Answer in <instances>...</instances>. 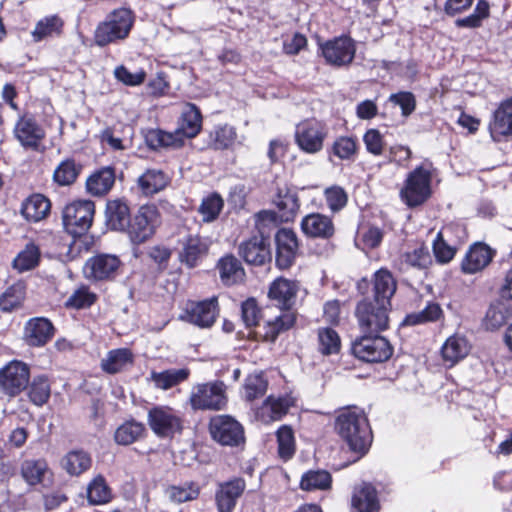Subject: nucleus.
<instances>
[{
	"label": "nucleus",
	"mask_w": 512,
	"mask_h": 512,
	"mask_svg": "<svg viewBox=\"0 0 512 512\" xmlns=\"http://www.w3.org/2000/svg\"><path fill=\"white\" fill-rule=\"evenodd\" d=\"M27 285L25 281L18 280L8 286L0 294V310L3 313H11L23 307L26 299Z\"/></svg>",
	"instance_id": "obj_46"
},
{
	"label": "nucleus",
	"mask_w": 512,
	"mask_h": 512,
	"mask_svg": "<svg viewBox=\"0 0 512 512\" xmlns=\"http://www.w3.org/2000/svg\"><path fill=\"white\" fill-rule=\"evenodd\" d=\"M300 230L308 239L329 241L336 234V226L332 215L320 212L306 214L300 222Z\"/></svg>",
	"instance_id": "obj_22"
},
{
	"label": "nucleus",
	"mask_w": 512,
	"mask_h": 512,
	"mask_svg": "<svg viewBox=\"0 0 512 512\" xmlns=\"http://www.w3.org/2000/svg\"><path fill=\"white\" fill-rule=\"evenodd\" d=\"M40 262V246L35 241L29 240L12 260L11 266L18 273H24L36 269Z\"/></svg>",
	"instance_id": "obj_44"
},
{
	"label": "nucleus",
	"mask_w": 512,
	"mask_h": 512,
	"mask_svg": "<svg viewBox=\"0 0 512 512\" xmlns=\"http://www.w3.org/2000/svg\"><path fill=\"white\" fill-rule=\"evenodd\" d=\"M328 137L327 125L315 118H308L296 125L295 143L306 154H317Z\"/></svg>",
	"instance_id": "obj_11"
},
{
	"label": "nucleus",
	"mask_w": 512,
	"mask_h": 512,
	"mask_svg": "<svg viewBox=\"0 0 512 512\" xmlns=\"http://www.w3.org/2000/svg\"><path fill=\"white\" fill-rule=\"evenodd\" d=\"M300 283L295 279L278 276L272 280L267 288L268 306L277 310H297Z\"/></svg>",
	"instance_id": "obj_12"
},
{
	"label": "nucleus",
	"mask_w": 512,
	"mask_h": 512,
	"mask_svg": "<svg viewBox=\"0 0 512 512\" xmlns=\"http://www.w3.org/2000/svg\"><path fill=\"white\" fill-rule=\"evenodd\" d=\"M240 312L241 320L248 329L259 326L263 318V309L255 297H248L242 301Z\"/></svg>",
	"instance_id": "obj_62"
},
{
	"label": "nucleus",
	"mask_w": 512,
	"mask_h": 512,
	"mask_svg": "<svg viewBox=\"0 0 512 512\" xmlns=\"http://www.w3.org/2000/svg\"><path fill=\"white\" fill-rule=\"evenodd\" d=\"M133 364L134 354L132 350L129 348H117L108 351L106 358L102 359L100 366L105 373L114 375Z\"/></svg>",
	"instance_id": "obj_45"
},
{
	"label": "nucleus",
	"mask_w": 512,
	"mask_h": 512,
	"mask_svg": "<svg viewBox=\"0 0 512 512\" xmlns=\"http://www.w3.org/2000/svg\"><path fill=\"white\" fill-rule=\"evenodd\" d=\"M237 139L235 127L228 123L217 124L208 132L207 148L223 151L232 148Z\"/></svg>",
	"instance_id": "obj_42"
},
{
	"label": "nucleus",
	"mask_w": 512,
	"mask_h": 512,
	"mask_svg": "<svg viewBox=\"0 0 512 512\" xmlns=\"http://www.w3.org/2000/svg\"><path fill=\"white\" fill-rule=\"evenodd\" d=\"M358 151L359 144L356 136H339L334 140L328 153L342 161H354Z\"/></svg>",
	"instance_id": "obj_55"
},
{
	"label": "nucleus",
	"mask_w": 512,
	"mask_h": 512,
	"mask_svg": "<svg viewBox=\"0 0 512 512\" xmlns=\"http://www.w3.org/2000/svg\"><path fill=\"white\" fill-rule=\"evenodd\" d=\"M351 512H380L381 502L376 487L370 482L356 485L350 501Z\"/></svg>",
	"instance_id": "obj_29"
},
{
	"label": "nucleus",
	"mask_w": 512,
	"mask_h": 512,
	"mask_svg": "<svg viewBox=\"0 0 512 512\" xmlns=\"http://www.w3.org/2000/svg\"><path fill=\"white\" fill-rule=\"evenodd\" d=\"M148 424L159 437H173L183 430V420L172 408L157 406L148 411Z\"/></svg>",
	"instance_id": "obj_19"
},
{
	"label": "nucleus",
	"mask_w": 512,
	"mask_h": 512,
	"mask_svg": "<svg viewBox=\"0 0 512 512\" xmlns=\"http://www.w3.org/2000/svg\"><path fill=\"white\" fill-rule=\"evenodd\" d=\"M433 164L426 160L411 170L399 191L401 201L409 208L423 206L433 194Z\"/></svg>",
	"instance_id": "obj_3"
},
{
	"label": "nucleus",
	"mask_w": 512,
	"mask_h": 512,
	"mask_svg": "<svg viewBox=\"0 0 512 512\" xmlns=\"http://www.w3.org/2000/svg\"><path fill=\"white\" fill-rule=\"evenodd\" d=\"M65 21L58 14L45 16L38 20L31 32L32 41L39 43L45 40L60 38L64 33Z\"/></svg>",
	"instance_id": "obj_36"
},
{
	"label": "nucleus",
	"mask_w": 512,
	"mask_h": 512,
	"mask_svg": "<svg viewBox=\"0 0 512 512\" xmlns=\"http://www.w3.org/2000/svg\"><path fill=\"white\" fill-rule=\"evenodd\" d=\"M274 210L282 222H293L300 210L301 201L296 186L288 181L275 183L274 192L271 198Z\"/></svg>",
	"instance_id": "obj_16"
},
{
	"label": "nucleus",
	"mask_w": 512,
	"mask_h": 512,
	"mask_svg": "<svg viewBox=\"0 0 512 512\" xmlns=\"http://www.w3.org/2000/svg\"><path fill=\"white\" fill-rule=\"evenodd\" d=\"M335 431L350 451L360 457L366 455L372 445L373 433L368 417L357 406L340 409L335 419Z\"/></svg>",
	"instance_id": "obj_1"
},
{
	"label": "nucleus",
	"mask_w": 512,
	"mask_h": 512,
	"mask_svg": "<svg viewBox=\"0 0 512 512\" xmlns=\"http://www.w3.org/2000/svg\"><path fill=\"white\" fill-rule=\"evenodd\" d=\"M95 210V202L89 199H79L67 204L62 211L66 232L75 238L85 235L92 226Z\"/></svg>",
	"instance_id": "obj_8"
},
{
	"label": "nucleus",
	"mask_w": 512,
	"mask_h": 512,
	"mask_svg": "<svg viewBox=\"0 0 512 512\" xmlns=\"http://www.w3.org/2000/svg\"><path fill=\"white\" fill-rule=\"evenodd\" d=\"M275 264L280 270L291 268L299 255L300 243L296 232L291 228H278L275 235Z\"/></svg>",
	"instance_id": "obj_18"
},
{
	"label": "nucleus",
	"mask_w": 512,
	"mask_h": 512,
	"mask_svg": "<svg viewBox=\"0 0 512 512\" xmlns=\"http://www.w3.org/2000/svg\"><path fill=\"white\" fill-rule=\"evenodd\" d=\"M20 473L29 486L44 484L48 475L52 476L46 459H26L21 463Z\"/></svg>",
	"instance_id": "obj_43"
},
{
	"label": "nucleus",
	"mask_w": 512,
	"mask_h": 512,
	"mask_svg": "<svg viewBox=\"0 0 512 512\" xmlns=\"http://www.w3.org/2000/svg\"><path fill=\"white\" fill-rule=\"evenodd\" d=\"M29 400L36 406L46 404L51 396V382L46 374L36 375L28 384Z\"/></svg>",
	"instance_id": "obj_56"
},
{
	"label": "nucleus",
	"mask_w": 512,
	"mask_h": 512,
	"mask_svg": "<svg viewBox=\"0 0 512 512\" xmlns=\"http://www.w3.org/2000/svg\"><path fill=\"white\" fill-rule=\"evenodd\" d=\"M146 432L145 425L134 419L122 423L114 432L117 444L128 446L143 438Z\"/></svg>",
	"instance_id": "obj_54"
},
{
	"label": "nucleus",
	"mask_w": 512,
	"mask_h": 512,
	"mask_svg": "<svg viewBox=\"0 0 512 512\" xmlns=\"http://www.w3.org/2000/svg\"><path fill=\"white\" fill-rule=\"evenodd\" d=\"M116 181V169L103 166L94 170L85 181L86 193L92 197L102 198L109 194Z\"/></svg>",
	"instance_id": "obj_31"
},
{
	"label": "nucleus",
	"mask_w": 512,
	"mask_h": 512,
	"mask_svg": "<svg viewBox=\"0 0 512 512\" xmlns=\"http://www.w3.org/2000/svg\"><path fill=\"white\" fill-rule=\"evenodd\" d=\"M470 351V345L467 339L458 334H454L446 339L441 347V356L443 362L449 367L454 366L463 360Z\"/></svg>",
	"instance_id": "obj_41"
},
{
	"label": "nucleus",
	"mask_w": 512,
	"mask_h": 512,
	"mask_svg": "<svg viewBox=\"0 0 512 512\" xmlns=\"http://www.w3.org/2000/svg\"><path fill=\"white\" fill-rule=\"evenodd\" d=\"M30 367L25 362L12 360L0 369V390L9 397H16L27 389Z\"/></svg>",
	"instance_id": "obj_17"
},
{
	"label": "nucleus",
	"mask_w": 512,
	"mask_h": 512,
	"mask_svg": "<svg viewBox=\"0 0 512 512\" xmlns=\"http://www.w3.org/2000/svg\"><path fill=\"white\" fill-rule=\"evenodd\" d=\"M278 457L287 462L296 453V440L294 431L289 425H281L276 431Z\"/></svg>",
	"instance_id": "obj_57"
},
{
	"label": "nucleus",
	"mask_w": 512,
	"mask_h": 512,
	"mask_svg": "<svg viewBox=\"0 0 512 512\" xmlns=\"http://www.w3.org/2000/svg\"><path fill=\"white\" fill-rule=\"evenodd\" d=\"M170 182L165 172L159 169H147L137 179V189L141 195L152 197L164 190Z\"/></svg>",
	"instance_id": "obj_40"
},
{
	"label": "nucleus",
	"mask_w": 512,
	"mask_h": 512,
	"mask_svg": "<svg viewBox=\"0 0 512 512\" xmlns=\"http://www.w3.org/2000/svg\"><path fill=\"white\" fill-rule=\"evenodd\" d=\"M220 313L217 296L203 300H187L180 319L196 327L211 328Z\"/></svg>",
	"instance_id": "obj_13"
},
{
	"label": "nucleus",
	"mask_w": 512,
	"mask_h": 512,
	"mask_svg": "<svg viewBox=\"0 0 512 512\" xmlns=\"http://www.w3.org/2000/svg\"><path fill=\"white\" fill-rule=\"evenodd\" d=\"M202 125L203 116L200 108L194 103L187 102L182 108L174 131L183 140L184 146L186 139H193L200 134Z\"/></svg>",
	"instance_id": "obj_25"
},
{
	"label": "nucleus",
	"mask_w": 512,
	"mask_h": 512,
	"mask_svg": "<svg viewBox=\"0 0 512 512\" xmlns=\"http://www.w3.org/2000/svg\"><path fill=\"white\" fill-rule=\"evenodd\" d=\"M433 264L428 247L422 243L411 251H406L399 256L398 270L406 272L409 269L424 271Z\"/></svg>",
	"instance_id": "obj_38"
},
{
	"label": "nucleus",
	"mask_w": 512,
	"mask_h": 512,
	"mask_svg": "<svg viewBox=\"0 0 512 512\" xmlns=\"http://www.w3.org/2000/svg\"><path fill=\"white\" fill-rule=\"evenodd\" d=\"M392 306L370 299L366 295L355 306L354 315L362 333H382L390 327Z\"/></svg>",
	"instance_id": "obj_4"
},
{
	"label": "nucleus",
	"mask_w": 512,
	"mask_h": 512,
	"mask_svg": "<svg viewBox=\"0 0 512 512\" xmlns=\"http://www.w3.org/2000/svg\"><path fill=\"white\" fill-rule=\"evenodd\" d=\"M280 314L267 320L262 326L261 340L267 343H275L278 337L294 329L297 325L298 311L279 310Z\"/></svg>",
	"instance_id": "obj_28"
},
{
	"label": "nucleus",
	"mask_w": 512,
	"mask_h": 512,
	"mask_svg": "<svg viewBox=\"0 0 512 512\" xmlns=\"http://www.w3.org/2000/svg\"><path fill=\"white\" fill-rule=\"evenodd\" d=\"M444 316L439 303L429 301L419 312L409 313L402 321L403 326H416L439 321Z\"/></svg>",
	"instance_id": "obj_53"
},
{
	"label": "nucleus",
	"mask_w": 512,
	"mask_h": 512,
	"mask_svg": "<svg viewBox=\"0 0 512 512\" xmlns=\"http://www.w3.org/2000/svg\"><path fill=\"white\" fill-rule=\"evenodd\" d=\"M319 53L332 67H348L355 59L356 43L351 36L342 34L319 43Z\"/></svg>",
	"instance_id": "obj_10"
},
{
	"label": "nucleus",
	"mask_w": 512,
	"mask_h": 512,
	"mask_svg": "<svg viewBox=\"0 0 512 512\" xmlns=\"http://www.w3.org/2000/svg\"><path fill=\"white\" fill-rule=\"evenodd\" d=\"M268 389V380L262 372L249 374L243 384L244 398L248 402L262 398Z\"/></svg>",
	"instance_id": "obj_61"
},
{
	"label": "nucleus",
	"mask_w": 512,
	"mask_h": 512,
	"mask_svg": "<svg viewBox=\"0 0 512 512\" xmlns=\"http://www.w3.org/2000/svg\"><path fill=\"white\" fill-rule=\"evenodd\" d=\"M208 431L212 440L221 446L239 447L246 441L243 425L228 414L212 416L208 422Z\"/></svg>",
	"instance_id": "obj_9"
},
{
	"label": "nucleus",
	"mask_w": 512,
	"mask_h": 512,
	"mask_svg": "<svg viewBox=\"0 0 512 512\" xmlns=\"http://www.w3.org/2000/svg\"><path fill=\"white\" fill-rule=\"evenodd\" d=\"M121 265L118 256L100 253L90 257L85 264L87 277L96 281L112 280Z\"/></svg>",
	"instance_id": "obj_24"
},
{
	"label": "nucleus",
	"mask_w": 512,
	"mask_h": 512,
	"mask_svg": "<svg viewBox=\"0 0 512 512\" xmlns=\"http://www.w3.org/2000/svg\"><path fill=\"white\" fill-rule=\"evenodd\" d=\"M177 260L187 269L200 266L210 251V241L198 233H188L178 240Z\"/></svg>",
	"instance_id": "obj_15"
},
{
	"label": "nucleus",
	"mask_w": 512,
	"mask_h": 512,
	"mask_svg": "<svg viewBox=\"0 0 512 512\" xmlns=\"http://www.w3.org/2000/svg\"><path fill=\"white\" fill-rule=\"evenodd\" d=\"M512 316L511 308L501 300L492 302L483 318L482 325L487 331H496Z\"/></svg>",
	"instance_id": "obj_50"
},
{
	"label": "nucleus",
	"mask_w": 512,
	"mask_h": 512,
	"mask_svg": "<svg viewBox=\"0 0 512 512\" xmlns=\"http://www.w3.org/2000/svg\"><path fill=\"white\" fill-rule=\"evenodd\" d=\"M458 231H460L458 226L448 225L437 233L432 242V252L438 264L446 265L455 258L459 247L449 244L445 238V233H456Z\"/></svg>",
	"instance_id": "obj_37"
},
{
	"label": "nucleus",
	"mask_w": 512,
	"mask_h": 512,
	"mask_svg": "<svg viewBox=\"0 0 512 512\" xmlns=\"http://www.w3.org/2000/svg\"><path fill=\"white\" fill-rule=\"evenodd\" d=\"M56 328L45 317L30 318L24 326L23 339L29 347L40 348L48 344L54 337Z\"/></svg>",
	"instance_id": "obj_23"
},
{
	"label": "nucleus",
	"mask_w": 512,
	"mask_h": 512,
	"mask_svg": "<svg viewBox=\"0 0 512 512\" xmlns=\"http://www.w3.org/2000/svg\"><path fill=\"white\" fill-rule=\"evenodd\" d=\"M135 13L126 7L115 8L100 21L93 32V44L104 48L126 40L135 24Z\"/></svg>",
	"instance_id": "obj_2"
},
{
	"label": "nucleus",
	"mask_w": 512,
	"mask_h": 512,
	"mask_svg": "<svg viewBox=\"0 0 512 512\" xmlns=\"http://www.w3.org/2000/svg\"><path fill=\"white\" fill-rule=\"evenodd\" d=\"M50 210V200L41 193H33L23 200L20 213L26 221L37 223L48 217Z\"/></svg>",
	"instance_id": "obj_35"
},
{
	"label": "nucleus",
	"mask_w": 512,
	"mask_h": 512,
	"mask_svg": "<svg viewBox=\"0 0 512 512\" xmlns=\"http://www.w3.org/2000/svg\"><path fill=\"white\" fill-rule=\"evenodd\" d=\"M238 255L250 266L263 267L272 261L271 241L250 235L238 245Z\"/></svg>",
	"instance_id": "obj_21"
},
{
	"label": "nucleus",
	"mask_w": 512,
	"mask_h": 512,
	"mask_svg": "<svg viewBox=\"0 0 512 512\" xmlns=\"http://www.w3.org/2000/svg\"><path fill=\"white\" fill-rule=\"evenodd\" d=\"M86 499L90 505H105L112 501L113 491L104 475L97 474L88 482Z\"/></svg>",
	"instance_id": "obj_48"
},
{
	"label": "nucleus",
	"mask_w": 512,
	"mask_h": 512,
	"mask_svg": "<svg viewBox=\"0 0 512 512\" xmlns=\"http://www.w3.org/2000/svg\"><path fill=\"white\" fill-rule=\"evenodd\" d=\"M342 349L339 333L332 327L317 329V350L323 356L338 355Z\"/></svg>",
	"instance_id": "obj_51"
},
{
	"label": "nucleus",
	"mask_w": 512,
	"mask_h": 512,
	"mask_svg": "<svg viewBox=\"0 0 512 512\" xmlns=\"http://www.w3.org/2000/svg\"><path fill=\"white\" fill-rule=\"evenodd\" d=\"M84 165L73 156L63 158L55 167L52 182L57 187L74 185L82 174Z\"/></svg>",
	"instance_id": "obj_34"
},
{
	"label": "nucleus",
	"mask_w": 512,
	"mask_h": 512,
	"mask_svg": "<svg viewBox=\"0 0 512 512\" xmlns=\"http://www.w3.org/2000/svg\"><path fill=\"white\" fill-rule=\"evenodd\" d=\"M162 217L155 204H143L132 214L129 227L124 234L133 245L139 246L150 241L161 226Z\"/></svg>",
	"instance_id": "obj_5"
},
{
	"label": "nucleus",
	"mask_w": 512,
	"mask_h": 512,
	"mask_svg": "<svg viewBox=\"0 0 512 512\" xmlns=\"http://www.w3.org/2000/svg\"><path fill=\"white\" fill-rule=\"evenodd\" d=\"M254 231L251 235L271 240L272 233L282 224V219L274 210L263 209L253 215Z\"/></svg>",
	"instance_id": "obj_47"
},
{
	"label": "nucleus",
	"mask_w": 512,
	"mask_h": 512,
	"mask_svg": "<svg viewBox=\"0 0 512 512\" xmlns=\"http://www.w3.org/2000/svg\"><path fill=\"white\" fill-rule=\"evenodd\" d=\"M105 223L110 231L124 233L132 216L129 201L125 197L108 199L105 205Z\"/></svg>",
	"instance_id": "obj_27"
},
{
	"label": "nucleus",
	"mask_w": 512,
	"mask_h": 512,
	"mask_svg": "<svg viewBox=\"0 0 512 512\" xmlns=\"http://www.w3.org/2000/svg\"><path fill=\"white\" fill-rule=\"evenodd\" d=\"M224 199L218 192H211L208 195H206L197 211L202 217L203 223H212L216 221L223 208H224Z\"/></svg>",
	"instance_id": "obj_59"
},
{
	"label": "nucleus",
	"mask_w": 512,
	"mask_h": 512,
	"mask_svg": "<svg viewBox=\"0 0 512 512\" xmlns=\"http://www.w3.org/2000/svg\"><path fill=\"white\" fill-rule=\"evenodd\" d=\"M98 300V295L90 290L87 285L78 287L66 300L65 307L68 309H88Z\"/></svg>",
	"instance_id": "obj_63"
},
{
	"label": "nucleus",
	"mask_w": 512,
	"mask_h": 512,
	"mask_svg": "<svg viewBox=\"0 0 512 512\" xmlns=\"http://www.w3.org/2000/svg\"><path fill=\"white\" fill-rule=\"evenodd\" d=\"M323 197L332 216L341 212L349 201L348 192L338 184L326 187L323 190Z\"/></svg>",
	"instance_id": "obj_60"
},
{
	"label": "nucleus",
	"mask_w": 512,
	"mask_h": 512,
	"mask_svg": "<svg viewBox=\"0 0 512 512\" xmlns=\"http://www.w3.org/2000/svg\"><path fill=\"white\" fill-rule=\"evenodd\" d=\"M189 376L188 368L167 369L162 372L152 371L150 380L157 389L168 390L186 381Z\"/></svg>",
	"instance_id": "obj_52"
},
{
	"label": "nucleus",
	"mask_w": 512,
	"mask_h": 512,
	"mask_svg": "<svg viewBox=\"0 0 512 512\" xmlns=\"http://www.w3.org/2000/svg\"><path fill=\"white\" fill-rule=\"evenodd\" d=\"M90 453L83 449L71 450L61 460V467L70 476H80L92 467Z\"/></svg>",
	"instance_id": "obj_49"
},
{
	"label": "nucleus",
	"mask_w": 512,
	"mask_h": 512,
	"mask_svg": "<svg viewBox=\"0 0 512 512\" xmlns=\"http://www.w3.org/2000/svg\"><path fill=\"white\" fill-rule=\"evenodd\" d=\"M371 283L370 299L392 306V298L397 291V281L392 272L386 267L378 269L373 273Z\"/></svg>",
	"instance_id": "obj_30"
},
{
	"label": "nucleus",
	"mask_w": 512,
	"mask_h": 512,
	"mask_svg": "<svg viewBox=\"0 0 512 512\" xmlns=\"http://www.w3.org/2000/svg\"><path fill=\"white\" fill-rule=\"evenodd\" d=\"M143 137L147 147L153 151L183 147V140L177 136L175 131L168 132L160 128H148L143 132Z\"/></svg>",
	"instance_id": "obj_39"
},
{
	"label": "nucleus",
	"mask_w": 512,
	"mask_h": 512,
	"mask_svg": "<svg viewBox=\"0 0 512 512\" xmlns=\"http://www.w3.org/2000/svg\"><path fill=\"white\" fill-rule=\"evenodd\" d=\"M496 249L487 243L477 241L472 243L460 263V270L465 275H473L485 270L496 257Z\"/></svg>",
	"instance_id": "obj_20"
},
{
	"label": "nucleus",
	"mask_w": 512,
	"mask_h": 512,
	"mask_svg": "<svg viewBox=\"0 0 512 512\" xmlns=\"http://www.w3.org/2000/svg\"><path fill=\"white\" fill-rule=\"evenodd\" d=\"M490 17V4L487 0H478L472 14L458 18L455 25L459 28L476 29L482 26L483 20Z\"/></svg>",
	"instance_id": "obj_64"
},
{
	"label": "nucleus",
	"mask_w": 512,
	"mask_h": 512,
	"mask_svg": "<svg viewBox=\"0 0 512 512\" xmlns=\"http://www.w3.org/2000/svg\"><path fill=\"white\" fill-rule=\"evenodd\" d=\"M194 411H221L227 407V386L221 380L195 384L189 395Z\"/></svg>",
	"instance_id": "obj_6"
},
{
	"label": "nucleus",
	"mask_w": 512,
	"mask_h": 512,
	"mask_svg": "<svg viewBox=\"0 0 512 512\" xmlns=\"http://www.w3.org/2000/svg\"><path fill=\"white\" fill-rule=\"evenodd\" d=\"M332 486V475L326 470H308L299 483L303 491L328 490Z\"/></svg>",
	"instance_id": "obj_58"
},
{
	"label": "nucleus",
	"mask_w": 512,
	"mask_h": 512,
	"mask_svg": "<svg viewBox=\"0 0 512 512\" xmlns=\"http://www.w3.org/2000/svg\"><path fill=\"white\" fill-rule=\"evenodd\" d=\"M245 489L246 482L241 477H234L219 483L215 492V503L218 512H233Z\"/></svg>",
	"instance_id": "obj_26"
},
{
	"label": "nucleus",
	"mask_w": 512,
	"mask_h": 512,
	"mask_svg": "<svg viewBox=\"0 0 512 512\" xmlns=\"http://www.w3.org/2000/svg\"><path fill=\"white\" fill-rule=\"evenodd\" d=\"M381 333H363L351 344V354L366 363H383L388 361L394 348Z\"/></svg>",
	"instance_id": "obj_7"
},
{
	"label": "nucleus",
	"mask_w": 512,
	"mask_h": 512,
	"mask_svg": "<svg viewBox=\"0 0 512 512\" xmlns=\"http://www.w3.org/2000/svg\"><path fill=\"white\" fill-rule=\"evenodd\" d=\"M216 269L224 286L243 284L246 280V272L241 261L232 253L222 256L217 261Z\"/></svg>",
	"instance_id": "obj_33"
},
{
	"label": "nucleus",
	"mask_w": 512,
	"mask_h": 512,
	"mask_svg": "<svg viewBox=\"0 0 512 512\" xmlns=\"http://www.w3.org/2000/svg\"><path fill=\"white\" fill-rule=\"evenodd\" d=\"M13 135L25 150L44 152L43 143L46 139V131L33 115L19 116L13 129Z\"/></svg>",
	"instance_id": "obj_14"
},
{
	"label": "nucleus",
	"mask_w": 512,
	"mask_h": 512,
	"mask_svg": "<svg viewBox=\"0 0 512 512\" xmlns=\"http://www.w3.org/2000/svg\"><path fill=\"white\" fill-rule=\"evenodd\" d=\"M488 129L495 141L512 136V96L500 102L493 112Z\"/></svg>",
	"instance_id": "obj_32"
}]
</instances>
